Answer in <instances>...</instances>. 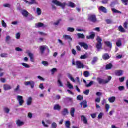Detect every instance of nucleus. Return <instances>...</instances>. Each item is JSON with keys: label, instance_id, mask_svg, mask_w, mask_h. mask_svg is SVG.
<instances>
[{"label": "nucleus", "instance_id": "obj_1", "mask_svg": "<svg viewBox=\"0 0 128 128\" xmlns=\"http://www.w3.org/2000/svg\"><path fill=\"white\" fill-rule=\"evenodd\" d=\"M96 40L97 42L96 44V48L97 49V50L99 51L102 48V39L100 37V36H98Z\"/></svg>", "mask_w": 128, "mask_h": 128}, {"label": "nucleus", "instance_id": "obj_2", "mask_svg": "<svg viewBox=\"0 0 128 128\" xmlns=\"http://www.w3.org/2000/svg\"><path fill=\"white\" fill-rule=\"evenodd\" d=\"M112 80V76H108V80H105L104 79H102L100 78H97L96 80L99 84H108L110 82V81Z\"/></svg>", "mask_w": 128, "mask_h": 128}, {"label": "nucleus", "instance_id": "obj_3", "mask_svg": "<svg viewBox=\"0 0 128 128\" xmlns=\"http://www.w3.org/2000/svg\"><path fill=\"white\" fill-rule=\"evenodd\" d=\"M88 20L92 22H96V16L95 14H90L88 15Z\"/></svg>", "mask_w": 128, "mask_h": 128}, {"label": "nucleus", "instance_id": "obj_4", "mask_svg": "<svg viewBox=\"0 0 128 128\" xmlns=\"http://www.w3.org/2000/svg\"><path fill=\"white\" fill-rule=\"evenodd\" d=\"M52 2L54 4L58 6H61L62 8H66V3H61L60 2L58 1V0H52Z\"/></svg>", "mask_w": 128, "mask_h": 128}, {"label": "nucleus", "instance_id": "obj_5", "mask_svg": "<svg viewBox=\"0 0 128 128\" xmlns=\"http://www.w3.org/2000/svg\"><path fill=\"white\" fill-rule=\"evenodd\" d=\"M17 100L19 102L20 106H22L24 100V98L22 96H17Z\"/></svg>", "mask_w": 128, "mask_h": 128}, {"label": "nucleus", "instance_id": "obj_6", "mask_svg": "<svg viewBox=\"0 0 128 128\" xmlns=\"http://www.w3.org/2000/svg\"><path fill=\"white\" fill-rule=\"evenodd\" d=\"M25 86H30L32 88H34V81H27L24 82Z\"/></svg>", "mask_w": 128, "mask_h": 128}, {"label": "nucleus", "instance_id": "obj_7", "mask_svg": "<svg viewBox=\"0 0 128 128\" xmlns=\"http://www.w3.org/2000/svg\"><path fill=\"white\" fill-rule=\"evenodd\" d=\"M47 46L46 45L44 46H40L39 49L40 50V54H44V52L46 50Z\"/></svg>", "mask_w": 128, "mask_h": 128}, {"label": "nucleus", "instance_id": "obj_8", "mask_svg": "<svg viewBox=\"0 0 128 128\" xmlns=\"http://www.w3.org/2000/svg\"><path fill=\"white\" fill-rule=\"evenodd\" d=\"M72 66H76L77 68H80V61H76V62H75L74 60H72Z\"/></svg>", "mask_w": 128, "mask_h": 128}, {"label": "nucleus", "instance_id": "obj_9", "mask_svg": "<svg viewBox=\"0 0 128 128\" xmlns=\"http://www.w3.org/2000/svg\"><path fill=\"white\" fill-rule=\"evenodd\" d=\"M94 36H96V34H94V32H90V35L87 36L86 38L87 40H94Z\"/></svg>", "mask_w": 128, "mask_h": 128}, {"label": "nucleus", "instance_id": "obj_10", "mask_svg": "<svg viewBox=\"0 0 128 128\" xmlns=\"http://www.w3.org/2000/svg\"><path fill=\"white\" fill-rule=\"evenodd\" d=\"M116 76H120L124 74V70H116L114 72Z\"/></svg>", "mask_w": 128, "mask_h": 128}, {"label": "nucleus", "instance_id": "obj_11", "mask_svg": "<svg viewBox=\"0 0 128 128\" xmlns=\"http://www.w3.org/2000/svg\"><path fill=\"white\" fill-rule=\"evenodd\" d=\"M81 108L82 106L83 108H88V102L86 100H84L80 103Z\"/></svg>", "mask_w": 128, "mask_h": 128}, {"label": "nucleus", "instance_id": "obj_12", "mask_svg": "<svg viewBox=\"0 0 128 128\" xmlns=\"http://www.w3.org/2000/svg\"><path fill=\"white\" fill-rule=\"evenodd\" d=\"M80 46H82L84 50H88V45L86 43L84 42H80Z\"/></svg>", "mask_w": 128, "mask_h": 128}, {"label": "nucleus", "instance_id": "obj_13", "mask_svg": "<svg viewBox=\"0 0 128 128\" xmlns=\"http://www.w3.org/2000/svg\"><path fill=\"white\" fill-rule=\"evenodd\" d=\"M104 44L109 48H112V43L110 42V41H105L104 42Z\"/></svg>", "mask_w": 128, "mask_h": 128}, {"label": "nucleus", "instance_id": "obj_14", "mask_svg": "<svg viewBox=\"0 0 128 128\" xmlns=\"http://www.w3.org/2000/svg\"><path fill=\"white\" fill-rule=\"evenodd\" d=\"M102 58L104 60H108L110 57V55H108V54L105 53L102 55Z\"/></svg>", "mask_w": 128, "mask_h": 128}, {"label": "nucleus", "instance_id": "obj_15", "mask_svg": "<svg viewBox=\"0 0 128 128\" xmlns=\"http://www.w3.org/2000/svg\"><path fill=\"white\" fill-rule=\"evenodd\" d=\"M4 90H12V86L8 84H5L4 85Z\"/></svg>", "mask_w": 128, "mask_h": 128}, {"label": "nucleus", "instance_id": "obj_16", "mask_svg": "<svg viewBox=\"0 0 128 128\" xmlns=\"http://www.w3.org/2000/svg\"><path fill=\"white\" fill-rule=\"evenodd\" d=\"M28 55L30 58V60L32 62H34V54L32 52H28Z\"/></svg>", "mask_w": 128, "mask_h": 128}, {"label": "nucleus", "instance_id": "obj_17", "mask_svg": "<svg viewBox=\"0 0 128 128\" xmlns=\"http://www.w3.org/2000/svg\"><path fill=\"white\" fill-rule=\"evenodd\" d=\"M22 14L23 16H24L25 18H28L29 13L28 12L26 11V10H22Z\"/></svg>", "mask_w": 128, "mask_h": 128}, {"label": "nucleus", "instance_id": "obj_18", "mask_svg": "<svg viewBox=\"0 0 128 128\" xmlns=\"http://www.w3.org/2000/svg\"><path fill=\"white\" fill-rule=\"evenodd\" d=\"M61 108H62V107L58 104H56L54 106V110H60Z\"/></svg>", "mask_w": 128, "mask_h": 128}, {"label": "nucleus", "instance_id": "obj_19", "mask_svg": "<svg viewBox=\"0 0 128 128\" xmlns=\"http://www.w3.org/2000/svg\"><path fill=\"white\" fill-rule=\"evenodd\" d=\"M76 112V109H74V108H70V116H72V118L74 117V112Z\"/></svg>", "mask_w": 128, "mask_h": 128}, {"label": "nucleus", "instance_id": "obj_20", "mask_svg": "<svg viewBox=\"0 0 128 128\" xmlns=\"http://www.w3.org/2000/svg\"><path fill=\"white\" fill-rule=\"evenodd\" d=\"M62 114V116H66V114H68V110L66 108H64L63 110L61 112Z\"/></svg>", "mask_w": 128, "mask_h": 128}, {"label": "nucleus", "instance_id": "obj_21", "mask_svg": "<svg viewBox=\"0 0 128 128\" xmlns=\"http://www.w3.org/2000/svg\"><path fill=\"white\" fill-rule=\"evenodd\" d=\"M81 119L82 122H83V124H88V120H86V116H81Z\"/></svg>", "mask_w": 128, "mask_h": 128}, {"label": "nucleus", "instance_id": "obj_22", "mask_svg": "<svg viewBox=\"0 0 128 128\" xmlns=\"http://www.w3.org/2000/svg\"><path fill=\"white\" fill-rule=\"evenodd\" d=\"M32 97L28 98L26 101L27 105L30 106V104H32Z\"/></svg>", "mask_w": 128, "mask_h": 128}, {"label": "nucleus", "instance_id": "obj_23", "mask_svg": "<svg viewBox=\"0 0 128 128\" xmlns=\"http://www.w3.org/2000/svg\"><path fill=\"white\" fill-rule=\"evenodd\" d=\"M16 124H17V126H24V123L20 121V120H16Z\"/></svg>", "mask_w": 128, "mask_h": 128}, {"label": "nucleus", "instance_id": "obj_24", "mask_svg": "<svg viewBox=\"0 0 128 128\" xmlns=\"http://www.w3.org/2000/svg\"><path fill=\"white\" fill-rule=\"evenodd\" d=\"M63 38H64V40H69L70 42H72V38H70V35L64 34L63 36Z\"/></svg>", "mask_w": 128, "mask_h": 128}, {"label": "nucleus", "instance_id": "obj_25", "mask_svg": "<svg viewBox=\"0 0 128 128\" xmlns=\"http://www.w3.org/2000/svg\"><path fill=\"white\" fill-rule=\"evenodd\" d=\"M99 10L102 12H104V14L106 13V8L103 6H100L99 8Z\"/></svg>", "mask_w": 128, "mask_h": 128}, {"label": "nucleus", "instance_id": "obj_26", "mask_svg": "<svg viewBox=\"0 0 128 128\" xmlns=\"http://www.w3.org/2000/svg\"><path fill=\"white\" fill-rule=\"evenodd\" d=\"M108 100L109 102L112 103L114 102L116 100V97L115 96H112L108 98Z\"/></svg>", "mask_w": 128, "mask_h": 128}, {"label": "nucleus", "instance_id": "obj_27", "mask_svg": "<svg viewBox=\"0 0 128 128\" xmlns=\"http://www.w3.org/2000/svg\"><path fill=\"white\" fill-rule=\"evenodd\" d=\"M20 85H18L14 90V92H17V94H18V92H20Z\"/></svg>", "mask_w": 128, "mask_h": 128}, {"label": "nucleus", "instance_id": "obj_28", "mask_svg": "<svg viewBox=\"0 0 128 128\" xmlns=\"http://www.w3.org/2000/svg\"><path fill=\"white\" fill-rule=\"evenodd\" d=\"M65 126L66 128H70V120L65 122Z\"/></svg>", "mask_w": 128, "mask_h": 128}, {"label": "nucleus", "instance_id": "obj_29", "mask_svg": "<svg viewBox=\"0 0 128 128\" xmlns=\"http://www.w3.org/2000/svg\"><path fill=\"white\" fill-rule=\"evenodd\" d=\"M118 30L120 32H126V30L122 26H120L118 28Z\"/></svg>", "mask_w": 128, "mask_h": 128}, {"label": "nucleus", "instance_id": "obj_30", "mask_svg": "<svg viewBox=\"0 0 128 128\" xmlns=\"http://www.w3.org/2000/svg\"><path fill=\"white\" fill-rule=\"evenodd\" d=\"M112 68V64L111 63H109L108 64H107L106 66V70H110Z\"/></svg>", "mask_w": 128, "mask_h": 128}, {"label": "nucleus", "instance_id": "obj_31", "mask_svg": "<svg viewBox=\"0 0 128 128\" xmlns=\"http://www.w3.org/2000/svg\"><path fill=\"white\" fill-rule=\"evenodd\" d=\"M68 6H70V8H76V4L72 2H69L68 3Z\"/></svg>", "mask_w": 128, "mask_h": 128}, {"label": "nucleus", "instance_id": "obj_32", "mask_svg": "<svg viewBox=\"0 0 128 128\" xmlns=\"http://www.w3.org/2000/svg\"><path fill=\"white\" fill-rule=\"evenodd\" d=\"M97 61H98V57L96 56L94 57L93 60L91 62L92 64H96V62Z\"/></svg>", "mask_w": 128, "mask_h": 128}, {"label": "nucleus", "instance_id": "obj_33", "mask_svg": "<svg viewBox=\"0 0 128 128\" xmlns=\"http://www.w3.org/2000/svg\"><path fill=\"white\" fill-rule=\"evenodd\" d=\"M112 12H114V14H122V12H120V11L114 8H112Z\"/></svg>", "mask_w": 128, "mask_h": 128}, {"label": "nucleus", "instance_id": "obj_34", "mask_svg": "<svg viewBox=\"0 0 128 128\" xmlns=\"http://www.w3.org/2000/svg\"><path fill=\"white\" fill-rule=\"evenodd\" d=\"M83 75L85 78H88L90 76V72H88V71H84L83 73Z\"/></svg>", "mask_w": 128, "mask_h": 128}, {"label": "nucleus", "instance_id": "obj_35", "mask_svg": "<svg viewBox=\"0 0 128 128\" xmlns=\"http://www.w3.org/2000/svg\"><path fill=\"white\" fill-rule=\"evenodd\" d=\"M116 46H122V40H120V39L117 40L116 42Z\"/></svg>", "mask_w": 128, "mask_h": 128}, {"label": "nucleus", "instance_id": "obj_36", "mask_svg": "<svg viewBox=\"0 0 128 128\" xmlns=\"http://www.w3.org/2000/svg\"><path fill=\"white\" fill-rule=\"evenodd\" d=\"M92 84H94V81L92 80L88 84H86V88H90V86H91Z\"/></svg>", "mask_w": 128, "mask_h": 128}, {"label": "nucleus", "instance_id": "obj_37", "mask_svg": "<svg viewBox=\"0 0 128 128\" xmlns=\"http://www.w3.org/2000/svg\"><path fill=\"white\" fill-rule=\"evenodd\" d=\"M36 28H42V26H44V24L42 22H38V24H36Z\"/></svg>", "mask_w": 128, "mask_h": 128}, {"label": "nucleus", "instance_id": "obj_38", "mask_svg": "<svg viewBox=\"0 0 128 128\" xmlns=\"http://www.w3.org/2000/svg\"><path fill=\"white\" fill-rule=\"evenodd\" d=\"M36 12L38 16H40L42 14V10L39 8H36Z\"/></svg>", "mask_w": 128, "mask_h": 128}, {"label": "nucleus", "instance_id": "obj_39", "mask_svg": "<svg viewBox=\"0 0 128 128\" xmlns=\"http://www.w3.org/2000/svg\"><path fill=\"white\" fill-rule=\"evenodd\" d=\"M68 32H74V28L68 27L67 28Z\"/></svg>", "mask_w": 128, "mask_h": 128}, {"label": "nucleus", "instance_id": "obj_40", "mask_svg": "<svg viewBox=\"0 0 128 128\" xmlns=\"http://www.w3.org/2000/svg\"><path fill=\"white\" fill-rule=\"evenodd\" d=\"M122 4H124V6H128V0H120Z\"/></svg>", "mask_w": 128, "mask_h": 128}, {"label": "nucleus", "instance_id": "obj_41", "mask_svg": "<svg viewBox=\"0 0 128 128\" xmlns=\"http://www.w3.org/2000/svg\"><path fill=\"white\" fill-rule=\"evenodd\" d=\"M57 82L59 84V86H64V84L60 78L58 79Z\"/></svg>", "mask_w": 128, "mask_h": 128}, {"label": "nucleus", "instance_id": "obj_42", "mask_svg": "<svg viewBox=\"0 0 128 128\" xmlns=\"http://www.w3.org/2000/svg\"><path fill=\"white\" fill-rule=\"evenodd\" d=\"M106 22L107 24H112V20L110 19L106 20Z\"/></svg>", "mask_w": 128, "mask_h": 128}, {"label": "nucleus", "instance_id": "obj_43", "mask_svg": "<svg viewBox=\"0 0 128 128\" xmlns=\"http://www.w3.org/2000/svg\"><path fill=\"white\" fill-rule=\"evenodd\" d=\"M42 64L44 66H48V62L46 61H42Z\"/></svg>", "mask_w": 128, "mask_h": 128}, {"label": "nucleus", "instance_id": "obj_44", "mask_svg": "<svg viewBox=\"0 0 128 128\" xmlns=\"http://www.w3.org/2000/svg\"><path fill=\"white\" fill-rule=\"evenodd\" d=\"M51 126L52 128H56V126H58V124H56V123L54 122L52 123Z\"/></svg>", "mask_w": 128, "mask_h": 128}, {"label": "nucleus", "instance_id": "obj_45", "mask_svg": "<svg viewBox=\"0 0 128 128\" xmlns=\"http://www.w3.org/2000/svg\"><path fill=\"white\" fill-rule=\"evenodd\" d=\"M2 26H3V28H6V22H4V20H2Z\"/></svg>", "mask_w": 128, "mask_h": 128}, {"label": "nucleus", "instance_id": "obj_46", "mask_svg": "<svg viewBox=\"0 0 128 128\" xmlns=\"http://www.w3.org/2000/svg\"><path fill=\"white\" fill-rule=\"evenodd\" d=\"M84 94H86V96H88V94H90V90H86L84 91Z\"/></svg>", "mask_w": 128, "mask_h": 128}, {"label": "nucleus", "instance_id": "obj_47", "mask_svg": "<svg viewBox=\"0 0 128 128\" xmlns=\"http://www.w3.org/2000/svg\"><path fill=\"white\" fill-rule=\"evenodd\" d=\"M62 22V19H58L56 22H54V26H58V24Z\"/></svg>", "mask_w": 128, "mask_h": 128}, {"label": "nucleus", "instance_id": "obj_48", "mask_svg": "<svg viewBox=\"0 0 128 128\" xmlns=\"http://www.w3.org/2000/svg\"><path fill=\"white\" fill-rule=\"evenodd\" d=\"M23 66H24V68H30V65H28L26 63H22L21 64Z\"/></svg>", "mask_w": 128, "mask_h": 128}, {"label": "nucleus", "instance_id": "obj_49", "mask_svg": "<svg viewBox=\"0 0 128 128\" xmlns=\"http://www.w3.org/2000/svg\"><path fill=\"white\" fill-rule=\"evenodd\" d=\"M10 108L6 107L4 108V111L6 114H8V112H10Z\"/></svg>", "mask_w": 128, "mask_h": 128}, {"label": "nucleus", "instance_id": "obj_50", "mask_svg": "<svg viewBox=\"0 0 128 128\" xmlns=\"http://www.w3.org/2000/svg\"><path fill=\"white\" fill-rule=\"evenodd\" d=\"M86 58H88V56H86V54H84V55H82L80 56L81 60H86Z\"/></svg>", "mask_w": 128, "mask_h": 128}, {"label": "nucleus", "instance_id": "obj_51", "mask_svg": "<svg viewBox=\"0 0 128 128\" xmlns=\"http://www.w3.org/2000/svg\"><path fill=\"white\" fill-rule=\"evenodd\" d=\"M68 87L69 88H74V86L72 85V84H70V82H68Z\"/></svg>", "mask_w": 128, "mask_h": 128}, {"label": "nucleus", "instance_id": "obj_52", "mask_svg": "<svg viewBox=\"0 0 128 128\" xmlns=\"http://www.w3.org/2000/svg\"><path fill=\"white\" fill-rule=\"evenodd\" d=\"M105 108L106 110V112H108V110L110 109V104H106Z\"/></svg>", "mask_w": 128, "mask_h": 128}, {"label": "nucleus", "instance_id": "obj_53", "mask_svg": "<svg viewBox=\"0 0 128 128\" xmlns=\"http://www.w3.org/2000/svg\"><path fill=\"white\" fill-rule=\"evenodd\" d=\"M124 78H126L124 77V76L119 78V80H120V82H123L124 81Z\"/></svg>", "mask_w": 128, "mask_h": 128}, {"label": "nucleus", "instance_id": "obj_54", "mask_svg": "<svg viewBox=\"0 0 128 128\" xmlns=\"http://www.w3.org/2000/svg\"><path fill=\"white\" fill-rule=\"evenodd\" d=\"M118 90H120V91L124 90V86H120L118 87Z\"/></svg>", "mask_w": 128, "mask_h": 128}, {"label": "nucleus", "instance_id": "obj_55", "mask_svg": "<svg viewBox=\"0 0 128 128\" xmlns=\"http://www.w3.org/2000/svg\"><path fill=\"white\" fill-rule=\"evenodd\" d=\"M95 102H100V98H97L95 99Z\"/></svg>", "mask_w": 128, "mask_h": 128}, {"label": "nucleus", "instance_id": "obj_56", "mask_svg": "<svg viewBox=\"0 0 128 128\" xmlns=\"http://www.w3.org/2000/svg\"><path fill=\"white\" fill-rule=\"evenodd\" d=\"M56 68H53L51 70L52 74H54L56 72Z\"/></svg>", "mask_w": 128, "mask_h": 128}, {"label": "nucleus", "instance_id": "obj_57", "mask_svg": "<svg viewBox=\"0 0 128 128\" xmlns=\"http://www.w3.org/2000/svg\"><path fill=\"white\" fill-rule=\"evenodd\" d=\"M104 114L102 112H100L98 115V118L100 120V118H102V115Z\"/></svg>", "mask_w": 128, "mask_h": 128}, {"label": "nucleus", "instance_id": "obj_58", "mask_svg": "<svg viewBox=\"0 0 128 128\" xmlns=\"http://www.w3.org/2000/svg\"><path fill=\"white\" fill-rule=\"evenodd\" d=\"M110 0H103L102 1V2L104 4H108V1Z\"/></svg>", "mask_w": 128, "mask_h": 128}, {"label": "nucleus", "instance_id": "obj_59", "mask_svg": "<svg viewBox=\"0 0 128 128\" xmlns=\"http://www.w3.org/2000/svg\"><path fill=\"white\" fill-rule=\"evenodd\" d=\"M8 56L7 54L3 53L0 54L1 58H6Z\"/></svg>", "mask_w": 128, "mask_h": 128}, {"label": "nucleus", "instance_id": "obj_60", "mask_svg": "<svg viewBox=\"0 0 128 128\" xmlns=\"http://www.w3.org/2000/svg\"><path fill=\"white\" fill-rule=\"evenodd\" d=\"M4 8H10V4H4Z\"/></svg>", "mask_w": 128, "mask_h": 128}, {"label": "nucleus", "instance_id": "obj_61", "mask_svg": "<svg viewBox=\"0 0 128 128\" xmlns=\"http://www.w3.org/2000/svg\"><path fill=\"white\" fill-rule=\"evenodd\" d=\"M92 118H96V114H90Z\"/></svg>", "mask_w": 128, "mask_h": 128}, {"label": "nucleus", "instance_id": "obj_62", "mask_svg": "<svg viewBox=\"0 0 128 128\" xmlns=\"http://www.w3.org/2000/svg\"><path fill=\"white\" fill-rule=\"evenodd\" d=\"M31 2H29V4H36V0H30Z\"/></svg>", "mask_w": 128, "mask_h": 128}, {"label": "nucleus", "instance_id": "obj_63", "mask_svg": "<svg viewBox=\"0 0 128 128\" xmlns=\"http://www.w3.org/2000/svg\"><path fill=\"white\" fill-rule=\"evenodd\" d=\"M20 38V34L18 32L16 34V38L18 40Z\"/></svg>", "mask_w": 128, "mask_h": 128}, {"label": "nucleus", "instance_id": "obj_64", "mask_svg": "<svg viewBox=\"0 0 128 128\" xmlns=\"http://www.w3.org/2000/svg\"><path fill=\"white\" fill-rule=\"evenodd\" d=\"M39 88H40L41 90H44V84H40L39 86Z\"/></svg>", "mask_w": 128, "mask_h": 128}]
</instances>
